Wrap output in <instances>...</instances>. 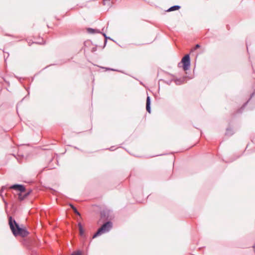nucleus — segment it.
<instances>
[{
    "label": "nucleus",
    "mask_w": 255,
    "mask_h": 255,
    "mask_svg": "<svg viewBox=\"0 0 255 255\" xmlns=\"http://www.w3.org/2000/svg\"><path fill=\"white\" fill-rule=\"evenodd\" d=\"M8 224L13 235L15 237L20 236L22 238H24L29 234V232L26 228L20 227L11 216L8 217Z\"/></svg>",
    "instance_id": "nucleus-1"
},
{
    "label": "nucleus",
    "mask_w": 255,
    "mask_h": 255,
    "mask_svg": "<svg viewBox=\"0 0 255 255\" xmlns=\"http://www.w3.org/2000/svg\"><path fill=\"white\" fill-rule=\"evenodd\" d=\"M113 224L111 221H107L104 223L93 236V238H96L102 234L109 232L112 228Z\"/></svg>",
    "instance_id": "nucleus-2"
},
{
    "label": "nucleus",
    "mask_w": 255,
    "mask_h": 255,
    "mask_svg": "<svg viewBox=\"0 0 255 255\" xmlns=\"http://www.w3.org/2000/svg\"><path fill=\"white\" fill-rule=\"evenodd\" d=\"M181 62L183 63V69L184 71L188 70L190 66V59L189 54L185 55L182 59Z\"/></svg>",
    "instance_id": "nucleus-3"
},
{
    "label": "nucleus",
    "mask_w": 255,
    "mask_h": 255,
    "mask_svg": "<svg viewBox=\"0 0 255 255\" xmlns=\"http://www.w3.org/2000/svg\"><path fill=\"white\" fill-rule=\"evenodd\" d=\"M11 189L20 191L21 193L25 191V188L24 185L21 184H14L10 187Z\"/></svg>",
    "instance_id": "nucleus-4"
},
{
    "label": "nucleus",
    "mask_w": 255,
    "mask_h": 255,
    "mask_svg": "<svg viewBox=\"0 0 255 255\" xmlns=\"http://www.w3.org/2000/svg\"><path fill=\"white\" fill-rule=\"evenodd\" d=\"M109 216V211L107 210H103L100 213L101 220L103 221L108 220Z\"/></svg>",
    "instance_id": "nucleus-5"
},
{
    "label": "nucleus",
    "mask_w": 255,
    "mask_h": 255,
    "mask_svg": "<svg viewBox=\"0 0 255 255\" xmlns=\"http://www.w3.org/2000/svg\"><path fill=\"white\" fill-rule=\"evenodd\" d=\"M150 104H151L150 98L149 96H147V98H146V111L149 113H150V112H151Z\"/></svg>",
    "instance_id": "nucleus-6"
},
{
    "label": "nucleus",
    "mask_w": 255,
    "mask_h": 255,
    "mask_svg": "<svg viewBox=\"0 0 255 255\" xmlns=\"http://www.w3.org/2000/svg\"><path fill=\"white\" fill-rule=\"evenodd\" d=\"M78 227L80 235L82 237H85L84 231L81 223H78Z\"/></svg>",
    "instance_id": "nucleus-7"
},
{
    "label": "nucleus",
    "mask_w": 255,
    "mask_h": 255,
    "mask_svg": "<svg viewBox=\"0 0 255 255\" xmlns=\"http://www.w3.org/2000/svg\"><path fill=\"white\" fill-rule=\"evenodd\" d=\"M87 31L89 33L91 34H94L95 33H100V31L99 30L96 29H93L92 28H88Z\"/></svg>",
    "instance_id": "nucleus-8"
},
{
    "label": "nucleus",
    "mask_w": 255,
    "mask_h": 255,
    "mask_svg": "<svg viewBox=\"0 0 255 255\" xmlns=\"http://www.w3.org/2000/svg\"><path fill=\"white\" fill-rule=\"evenodd\" d=\"M31 191H29L26 193H25L23 196L21 195V193L18 194V199L19 200L22 201L25 198H26L28 195L30 194Z\"/></svg>",
    "instance_id": "nucleus-9"
},
{
    "label": "nucleus",
    "mask_w": 255,
    "mask_h": 255,
    "mask_svg": "<svg viewBox=\"0 0 255 255\" xmlns=\"http://www.w3.org/2000/svg\"><path fill=\"white\" fill-rule=\"evenodd\" d=\"M180 8V6L179 5H174L171 7H170L168 10L167 11H174L176 10H178Z\"/></svg>",
    "instance_id": "nucleus-10"
},
{
    "label": "nucleus",
    "mask_w": 255,
    "mask_h": 255,
    "mask_svg": "<svg viewBox=\"0 0 255 255\" xmlns=\"http://www.w3.org/2000/svg\"><path fill=\"white\" fill-rule=\"evenodd\" d=\"M70 206L71 208V209L73 210L74 213H75L76 215L78 216H80V213L78 212L76 208L72 204H70Z\"/></svg>",
    "instance_id": "nucleus-11"
},
{
    "label": "nucleus",
    "mask_w": 255,
    "mask_h": 255,
    "mask_svg": "<svg viewBox=\"0 0 255 255\" xmlns=\"http://www.w3.org/2000/svg\"><path fill=\"white\" fill-rule=\"evenodd\" d=\"M234 133L233 132V130L232 128H228L227 129V130H226V134L227 135H229V136H231L232 135H233Z\"/></svg>",
    "instance_id": "nucleus-12"
},
{
    "label": "nucleus",
    "mask_w": 255,
    "mask_h": 255,
    "mask_svg": "<svg viewBox=\"0 0 255 255\" xmlns=\"http://www.w3.org/2000/svg\"><path fill=\"white\" fill-rule=\"evenodd\" d=\"M5 189V187L4 186H2L1 188V189L0 190V196H1L2 197V198L3 199V195H2V193L4 191V190Z\"/></svg>",
    "instance_id": "nucleus-13"
},
{
    "label": "nucleus",
    "mask_w": 255,
    "mask_h": 255,
    "mask_svg": "<svg viewBox=\"0 0 255 255\" xmlns=\"http://www.w3.org/2000/svg\"><path fill=\"white\" fill-rule=\"evenodd\" d=\"M103 35L105 37V42L104 43H105V45H106L107 43V39H111L110 37H108L105 33H103Z\"/></svg>",
    "instance_id": "nucleus-14"
},
{
    "label": "nucleus",
    "mask_w": 255,
    "mask_h": 255,
    "mask_svg": "<svg viewBox=\"0 0 255 255\" xmlns=\"http://www.w3.org/2000/svg\"><path fill=\"white\" fill-rule=\"evenodd\" d=\"M71 255H82L81 252L79 251L73 253Z\"/></svg>",
    "instance_id": "nucleus-15"
},
{
    "label": "nucleus",
    "mask_w": 255,
    "mask_h": 255,
    "mask_svg": "<svg viewBox=\"0 0 255 255\" xmlns=\"http://www.w3.org/2000/svg\"><path fill=\"white\" fill-rule=\"evenodd\" d=\"M96 50H97V48L96 47H93L92 49V52H94L96 51Z\"/></svg>",
    "instance_id": "nucleus-16"
},
{
    "label": "nucleus",
    "mask_w": 255,
    "mask_h": 255,
    "mask_svg": "<svg viewBox=\"0 0 255 255\" xmlns=\"http://www.w3.org/2000/svg\"><path fill=\"white\" fill-rule=\"evenodd\" d=\"M199 47H200L199 44H196L195 46V48H198Z\"/></svg>",
    "instance_id": "nucleus-17"
},
{
    "label": "nucleus",
    "mask_w": 255,
    "mask_h": 255,
    "mask_svg": "<svg viewBox=\"0 0 255 255\" xmlns=\"http://www.w3.org/2000/svg\"><path fill=\"white\" fill-rule=\"evenodd\" d=\"M107 69H108L109 70H111V71H116V70H115L114 69H112V68H107Z\"/></svg>",
    "instance_id": "nucleus-18"
},
{
    "label": "nucleus",
    "mask_w": 255,
    "mask_h": 255,
    "mask_svg": "<svg viewBox=\"0 0 255 255\" xmlns=\"http://www.w3.org/2000/svg\"><path fill=\"white\" fill-rule=\"evenodd\" d=\"M248 102V101H247L246 103L244 104V105H243V108L245 107L247 105Z\"/></svg>",
    "instance_id": "nucleus-19"
},
{
    "label": "nucleus",
    "mask_w": 255,
    "mask_h": 255,
    "mask_svg": "<svg viewBox=\"0 0 255 255\" xmlns=\"http://www.w3.org/2000/svg\"><path fill=\"white\" fill-rule=\"evenodd\" d=\"M34 43H38V44H42V42H35Z\"/></svg>",
    "instance_id": "nucleus-20"
},
{
    "label": "nucleus",
    "mask_w": 255,
    "mask_h": 255,
    "mask_svg": "<svg viewBox=\"0 0 255 255\" xmlns=\"http://www.w3.org/2000/svg\"><path fill=\"white\" fill-rule=\"evenodd\" d=\"M254 93L252 94V95H251V98H251L253 97V96L254 95Z\"/></svg>",
    "instance_id": "nucleus-21"
}]
</instances>
